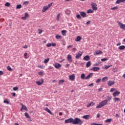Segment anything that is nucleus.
<instances>
[{
    "label": "nucleus",
    "instance_id": "nucleus-1",
    "mask_svg": "<svg viewBox=\"0 0 125 125\" xmlns=\"http://www.w3.org/2000/svg\"><path fill=\"white\" fill-rule=\"evenodd\" d=\"M108 104V100H105L102 101L99 103V105L96 106L97 109H99V108H102V107H104V106H106Z\"/></svg>",
    "mask_w": 125,
    "mask_h": 125
},
{
    "label": "nucleus",
    "instance_id": "nucleus-2",
    "mask_svg": "<svg viewBox=\"0 0 125 125\" xmlns=\"http://www.w3.org/2000/svg\"><path fill=\"white\" fill-rule=\"evenodd\" d=\"M72 124L73 125H82L83 121L80 118H75L74 120L73 119Z\"/></svg>",
    "mask_w": 125,
    "mask_h": 125
},
{
    "label": "nucleus",
    "instance_id": "nucleus-3",
    "mask_svg": "<svg viewBox=\"0 0 125 125\" xmlns=\"http://www.w3.org/2000/svg\"><path fill=\"white\" fill-rule=\"evenodd\" d=\"M117 23H118L120 29L125 30V24H123L121 21H117Z\"/></svg>",
    "mask_w": 125,
    "mask_h": 125
},
{
    "label": "nucleus",
    "instance_id": "nucleus-4",
    "mask_svg": "<svg viewBox=\"0 0 125 125\" xmlns=\"http://www.w3.org/2000/svg\"><path fill=\"white\" fill-rule=\"evenodd\" d=\"M93 10H97V4L95 3H92L91 4Z\"/></svg>",
    "mask_w": 125,
    "mask_h": 125
},
{
    "label": "nucleus",
    "instance_id": "nucleus-5",
    "mask_svg": "<svg viewBox=\"0 0 125 125\" xmlns=\"http://www.w3.org/2000/svg\"><path fill=\"white\" fill-rule=\"evenodd\" d=\"M121 94V92L118 91H115L113 94L112 95L114 97H117L119 96Z\"/></svg>",
    "mask_w": 125,
    "mask_h": 125
},
{
    "label": "nucleus",
    "instance_id": "nucleus-6",
    "mask_svg": "<svg viewBox=\"0 0 125 125\" xmlns=\"http://www.w3.org/2000/svg\"><path fill=\"white\" fill-rule=\"evenodd\" d=\"M64 123L65 124H69L72 123H73V118H70L68 119H66L64 121Z\"/></svg>",
    "mask_w": 125,
    "mask_h": 125
},
{
    "label": "nucleus",
    "instance_id": "nucleus-7",
    "mask_svg": "<svg viewBox=\"0 0 125 125\" xmlns=\"http://www.w3.org/2000/svg\"><path fill=\"white\" fill-rule=\"evenodd\" d=\"M107 83L108 86H112V85H114V84H115V82L109 81L107 82Z\"/></svg>",
    "mask_w": 125,
    "mask_h": 125
},
{
    "label": "nucleus",
    "instance_id": "nucleus-8",
    "mask_svg": "<svg viewBox=\"0 0 125 125\" xmlns=\"http://www.w3.org/2000/svg\"><path fill=\"white\" fill-rule=\"evenodd\" d=\"M53 66L56 69H59V68H60L61 67V64H60V63H55L53 64Z\"/></svg>",
    "mask_w": 125,
    "mask_h": 125
},
{
    "label": "nucleus",
    "instance_id": "nucleus-9",
    "mask_svg": "<svg viewBox=\"0 0 125 125\" xmlns=\"http://www.w3.org/2000/svg\"><path fill=\"white\" fill-rule=\"evenodd\" d=\"M36 83L37 85H42L43 83V79H42L41 81H36Z\"/></svg>",
    "mask_w": 125,
    "mask_h": 125
},
{
    "label": "nucleus",
    "instance_id": "nucleus-10",
    "mask_svg": "<svg viewBox=\"0 0 125 125\" xmlns=\"http://www.w3.org/2000/svg\"><path fill=\"white\" fill-rule=\"evenodd\" d=\"M75 77H76L75 74H73L72 75H69V80L74 81V80H75Z\"/></svg>",
    "mask_w": 125,
    "mask_h": 125
},
{
    "label": "nucleus",
    "instance_id": "nucleus-11",
    "mask_svg": "<svg viewBox=\"0 0 125 125\" xmlns=\"http://www.w3.org/2000/svg\"><path fill=\"white\" fill-rule=\"evenodd\" d=\"M82 55H83V53H82V52H79L75 56V58H76V59H79V58H80L81 57V56H82Z\"/></svg>",
    "mask_w": 125,
    "mask_h": 125
},
{
    "label": "nucleus",
    "instance_id": "nucleus-12",
    "mask_svg": "<svg viewBox=\"0 0 125 125\" xmlns=\"http://www.w3.org/2000/svg\"><path fill=\"white\" fill-rule=\"evenodd\" d=\"M51 45H52V46H55L56 45V44L55 43H48L46 44L47 47H50Z\"/></svg>",
    "mask_w": 125,
    "mask_h": 125
},
{
    "label": "nucleus",
    "instance_id": "nucleus-13",
    "mask_svg": "<svg viewBox=\"0 0 125 125\" xmlns=\"http://www.w3.org/2000/svg\"><path fill=\"white\" fill-rule=\"evenodd\" d=\"M90 59V57L88 55L85 56L83 58V60H84L85 61H88Z\"/></svg>",
    "mask_w": 125,
    "mask_h": 125
},
{
    "label": "nucleus",
    "instance_id": "nucleus-14",
    "mask_svg": "<svg viewBox=\"0 0 125 125\" xmlns=\"http://www.w3.org/2000/svg\"><path fill=\"white\" fill-rule=\"evenodd\" d=\"M67 60L69 62H73V59H72V56L71 55H67Z\"/></svg>",
    "mask_w": 125,
    "mask_h": 125
},
{
    "label": "nucleus",
    "instance_id": "nucleus-15",
    "mask_svg": "<svg viewBox=\"0 0 125 125\" xmlns=\"http://www.w3.org/2000/svg\"><path fill=\"white\" fill-rule=\"evenodd\" d=\"M82 38L81 36H77V38L75 39V42H81L82 40Z\"/></svg>",
    "mask_w": 125,
    "mask_h": 125
},
{
    "label": "nucleus",
    "instance_id": "nucleus-16",
    "mask_svg": "<svg viewBox=\"0 0 125 125\" xmlns=\"http://www.w3.org/2000/svg\"><path fill=\"white\" fill-rule=\"evenodd\" d=\"M81 16L83 17V18H85V17H86V13L84 12H80Z\"/></svg>",
    "mask_w": 125,
    "mask_h": 125
},
{
    "label": "nucleus",
    "instance_id": "nucleus-17",
    "mask_svg": "<svg viewBox=\"0 0 125 125\" xmlns=\"http://www.w3.org/2000/svg\"><path fill=\"white\" fill-rule=\"evenodd\" d=\"M92 76H93V73H89V75L85 78V79L88 80V79L92 78Z\"/></svg>",
    "mask_w": 125,
    "mask_h": 125
},
{
    "label": "nucleus",
    "instance_id": "nucleus-18",
    "mask_svg": "<svg viewBox=\"0 0 125 125\" xmlns=\"http://www.w3.org/2000/svg\"><path fill=\"white\" fill-rule=\"evenodd\" d=\"M44 110H45V111H46V112H47V113H49V114H50V115H53V113H52V112H51V111H50V110H49L48 109V108L46 107L44 109Z\"/></svg>",
    "mask_w": 125,
    "mask_h": 125
},
{
    "label": "nucleus",
    "instance_id": "nucleus-19",
    "mask_svg": "<svg viewBox=\"0 0 125 125\" xmlns=\"http://www.w3.org/2000/svg\"><path fill=\"white\" fill-rule=\"evenodd\" d=\"M125 0H117L115 3L116 4H119L120 3H121V2H125Z\"/></svg>",
    "mask_w": 125,
    "mask_h": 125
},
{
    "label": "nucleus",
    "instance_id": "nucleus-20",
    "mask_svg": "<svg viewBox=\"0 0 125 125\" xmlns=\"http://www.w3.org/2000/svg\"><path fill=\"white\" fill-rule=\"evenodd\" d=\"M48 9H49L47 6H45L43 7V9L42 10V12H45V11H46L47 10H48Z\"/></svg>",
    "mask_w": 125,
    "mask_h": 125
},
{
    "label": "nucleus",
    "instance_id": "nucleus-21",
    "mask_svg": "<svg viewBox=\"0 0 125 125\" xmlns=\"http://www.w3.org/2000/svg\"><path fill=\"white\" fill-rule=\"evenodd\" d=\"M90 117V116L88 115H86L83 116V118L85 120H89Z\"/></svg>",
    "mask_w": 125,
    "mask_h": 125
},
{
    "label": "nucleus",
    "instance_id": "nucleus-22",
    "mask_svg": "<svg viewBox=\"0 0 125 125\" xmlns=\"http://www.w3.org/2000/svg\"><path fill=\"white\" fill-rule=\"evenodd\" d=\"M95 105V103L94 102L89 103V104L87 105V107L88 108L90 106H94Z\"/></svg>",
    "mask_w": 125,
    "mask_h": 125
},
{
    "label": "nucleus",
    "instance_id": "nucleus-23",
    "mask_svg": "<svg viewBox=\"0 0 125 125\" xmlns=\"http://www.w3.org/2000/svg\"><path fill=\"white\" fill-rule=\"evenodd\" d=\"M103 52L101 50H98L96 53H94V55H98V54H102Z\"/></svg>",
    "mask_w": 125,
    "mask_h": 125
},
{
    "label": "nucleus",
    "instance_id": "nucleus-24",
    "mask_svg": "<svg viewBox=\"0 0 125 125\" xmlns=\"http://www.w3.org/2000/svg\"><path fill=\"white\" fill-rule=\"evenodd\" d=\"M91 65V63L90 62H87L86 64V68H89V67H90Z\"/></svg>",
    "mask_w": 125,
    "mask_h": 125
},
{
    "label": "nucleus",
    "instance_id": "nucleus-25",
    "mask_svg": "<svg viewBox=\"0 0 125 125\" xmlns=\"http://www.w3.org/2000/svg\"><path fill=\"white\" fill-rule=\"evenodd\" d=\"M60 15H61V14L59 13L57 16L56 20L57 21H58V22L60 20Z\"/></svg>",
    "mask_w": 125,
    "mask_h": 125
},
{
    "label": "nucleus",
    "instance_id": "nucleus-26",
    "mask_svg": "<svg viewBox=\"0 0 125 125\" xmlns=\"http://www.w3.org/2000/svg\"><path fill=\"white\" fill-rule=\"evenodd\" d=\"M93 70L94 71H99V70H100V68L99 67H94L93 68Z\"/></svg>",
    "mask_w": 125,
    "mask_h": 125
},
{
    "label": "nucleus",
    "instance_id": "nucleus-27",
    "mask_svg": "<svg viewBox=\"0 0 125 125\" xmlns=\"http://www.w3.org/2000/svg\"><path fill=\"white\" fill-rule=\"evenodd\" d=\"M21 106H22L21 108H22V109L23 110H25L27 111V107H26V106L24 105V104H21Z\"/></svg>",
    "mask_w": 125,
    "mask_h": 125
},
{
    "label": "nucleus",
    "instance_id": "nucleus-28",
    "mask_svg": "<svg viewBox=\"0 0 125 125\" xmlns=\"http://www.w3.org/2000/svg\"><path fill=\"white\" fill-rule=\"evenodd\" d=\"M118 48L120 49V50H124V49H125V46L121 45V46H119Z\"/></svg>",
    "mask_w": 125,
    "mask_h": 125
},
{
    "label": "nucleus",
    "instance_id": "nucleus-29",
    "mask_svg": "<svg viewBox=\"0 0 125 125\" xmlns=\"http://www.w3.org/2000/svg\"><path fill=\"white\" fill-rule=\"evenodd\" d=\"M106 81H108V77L105 76L102 79V82H106Z\"/></svg>",
    "mask_w": 125,
    "mask_h": 125
},
{
    "label": "nucleus",
    "instance_id": "nucleus-30",
    "mask_svg": "<svg viewBox=\"0 0 125 125\" xmlns=\"http://www.w3.org/2000/svg\"><path fill=\"white\" fill-rule=\"evenodd\" d=\"M66 33H67V31L65 30L62 31V36H66Z\"/></svg>",
    "mask_w": 125,
    "mask_h": 125
},
{
    "label": "nucleus",
    "instance_id": "nucleus-31",
    "mask_svg": "<svg viewBox=\"0 0 125 125\" xmlns=\"http://www.w3.org/2000/svg\"><path fill=\"white\" fill-rule=\"evenodd\" d=\"M49 61V58H47V59H45L44 60V62H43V63L44 64H46V63H48V62Z\"/></svg>",
    "mask_w": 125,
    "mask_h": 125
},
{
    "label": "nucleus",
    "instance_id": "nucleus-32",
    "mask_svg": "<svg viewBox=\"0 0 125 125\" xmlns=\"http://www.w3.org/2000/svg\"><path fill=\"white\" fill-rule=\"evenodd\" d=\"M37 68H39L40 69H44V68H45V66H44V65H38Z\"/></svg>",
    "mask_w": 125,
    "mask_h": 125
},
{
    "label": "nucleus",
    "instance_id": "nucleus-33",
    "mask_svg": "<svg viewBox=\"0 0 125 125\" xmlns=\"http://www.w3.org/2000/svg\"><path fill=\"white\" fill-rule=\"evenodd\" d=\"M85 78V75L84 73L82 74L81 76V79H82V80H84Z\"/></svg>",
    "mask_w": 125,
    "mask_h": 125
},
{
    "label": "nucleus",
    "instance_id": "nucleus-34",
    "mask_svg": "<svg viewBox=\"0 0 125 125\" xmlns=\"http://www.w3.org/2000/svg\"><path fill=\"white\" fill-rule=\"evenodd\" d=\"M24 115H25V116L27 118V119H30V115H29V114H28V113L27 112H25L24 113Z\"/></svg>",
    "mask_w": 125,
    "mask_h": 125
},
{
    "label": "nucleus",
    "instance_id": "nucleus-35",
    "mask_svg": "<svg viewBox=\"0 0 125 125\" xmlns=\"http://www.w3.org/2000/svg\"><path fill=\"white\" fill-rule=\"evenodd\" d=\"M64 82L65 81H64V80H61L59 81V84H62V83H64Z\"/></svg>",
    "mask_w": 125,
    "mask_h": 125
},
{
    "label": "nucleus",
    "instance_id": "nucleus-36",
    "mask_svg": "<svg viewBox=\"0 0 125 125\" xmlns=\"http://www.w3.org/2000/svg\"><path fill=\"white\" fill-rule=\"evenodd\" d=\"M71 14V11L70 10H66L65 11V14H67V15H69Z\"/></svg>",
    "mask_w": 125,
    "mask_h": 125
},
{
    "label": "nucleus",
    "instance_id": "nucleus-37",
    "mask_svg": "<svg viewBox=\"0 0 125 125\" xmlns=\"http://www.w3.org/2000/svg\"><path fill=\"white\" fill-rule=\"evenodd\" d=\"M110 67H112V65H105L104 69L105 70H107V69H109V68H110Z\"/></svg>",
    "mask_w": 125,
    "mask_h": 125
},
{
    "label": "nucleus",
    "instance_id": "nucleus-38",
    "mask_svg": "<svg viewBox=\"0 0 125 125\" xmlns=\"http://www.w3.org/2000/svg\"><path fill=\"white\" fill-rule=\"evenodd\" d=\"M111 122H112V119H108L104 121L105 123H111Z\"/></svg>",
    "mask_w": 125,
    "mask_h": 125
},
{
    "label": "nucleus",
    "instance_id": "nucleus-39",
    "mask_svg": "<svg viewBox=\"0 0 125 125\" xmlns=\"http://www.w3.org/2000/svg\"><path fill=\"white\" fill-rule=\"evenodd\" d=\"M61 38H62V36L59 35H57L56 36V39H57V40H59L60 39H61Z\"/></svg>",
    "mask_w": 125,
    "mask_h": 125
},
{
    "label": "nucleus",
    "instance_id": "nucleus-40",
    "mask_svg": "<svg viewBox=\"0 0 125 125\" xmlns=\"http://www.w3.org/2000/svg\"><path fill=\"white\" fill-rule=\"evenodd\" d=\"M21 7H22V5L21 4H19L17 5L16 6V9H20V8H21Z\"/></svg>",
    "mask_w": 125,
    "mask_h": 125
},
{
    "label": "nucleus",
    "instance_id": "nucleus-41",
    "mask_svg": "<svg viewBox=\"0 0 125 125\" xmlns=\"http://www.w3.org/2000/svg\"><path fill=\"white\" fill-rule=\"evenodd\" d=\"M5 6H7V7H9L10 6V3L7 2L5 4Z\"/></svg>",
    "mask_w": 125,
    "mask_h": 125
},
{
    "label": "nucleus",
    "instance_id": "nucleus-42",
    "mask_svg": "<svg viewBox=\"0 0 125 125\" xmlns=\"http://www.w3.org/2000/svg\"><path fill=\"white\" fill-rule=\"evenodd\" d=\"M7 69L8 70V71H13L12 68H11L10 66H7Z\"/></svg>",
    "mask_w": 125,
    "mask_h": 125
},
{
    "label": "nucleus",
    "instance_id": "nucleus-43",
    "mask_svg": "<svg viewBox=\"0 0 125 125\" xmlns=\"http://www.w3.org/2000/svg\"><path fill=\"white\" fill-rule=\"evenodd\" d=\"M120 101V98H117V97L114 98L115 102H117V101Z\"/></svg>",
    "mask_w": 125,
    "mask_h": 125
},
{
    "label": "nucleus",
    "instance_id": "nucleus-44",
    "mask_svg": "<svg viewBox=\"0 0 125 125\" xmlns=\"http://www.w3.org/2000/svg\"><path fill=\"white\" fill-rule=\"evenodd\" d=\"M87 13H93V10L91 9H88L87 10Z\"/></svg>",
    "mask_w": 125,
    "mask_h": 125
},
{
    "label": "nucleus",
    "instance_id": "nucleus-45",
    "mask_svg": "<svg viewBox=\"0 0 125 125\" xmlns=\"http://www.w3.org/2000/svg\"><path fill=\"white\" fill-rule=\"evenodd\" d=\"M118 8H119V7H118V6H115V7L111 8V10H115L116 9H118Z\"/></svg>",
    "mask_w": 125,
    "mask_h": 125
},
{
    "label": "nucleus",
    "instance_id": "nucleus-46",
    "mask_svg": "<svg viewBox=\"0 0 125 125\" xmlns=\"http://www.w3.org/2000/svg\"><path fill=\"white\" fill-rule=\"evenodd\" d=\"M100 82H101V79H98L95 81V83H98Z\"/></svg>",
    "mask_w": 125,
    "mask_h": 125
},
{
    "label": "nucleus",
    "instance_id": "nucleus-47",
    "mask_svg": "<svg viewBox=\"0 0 125 125\" xmlns=\"http://www.w3.org/2000/svg\"><path fill=\"white\" fill-rule=\"evenodd\" d=\"M38 75L39 76H43V72H42V71H40L38 73Z\"/></svg>",
    "mask_w": 125,
    "mask_h": 125
},
{
    "label": "nucleus",
    "instance_id": "nucleus-48",
    "mask_svg": "<svg viewBox=\"0 0 125 125\" xmlns=\"http://www.w3.org/2000/svg\"><path fill=\"white\" fill-rule=\"evenodd\" d=\"M76 17H77V19H82V17L80 15L77 14Z\"/></svg>",
    "mask_w": 125,
    "mask_h": 125
},
{
    "label": "nucleus",
    "instance_id": "nucleus-49",
    "mask_svg": "<svg viewBox=\"0 0 125 125\" xmlns=\"http://www.w3.org/2000/svg\"><path fill=\"white\" fill-rule=\"evenodd\" d=\"M116 90V88H112L110 90V92H114V91H115Z\"/></svg>",
    "mask_w": 125,
    "mask_h": 125
},
{
    "label": "nucleus",
    "instance_id": "nucleus-50",
    "mask_svg": "<svg viewBox=\"0 0 125 125\" xmlns=\"http://www.w3.org/2000/svg\"><path fill=\"white\" fill-rule=\"evenodd\" d=\"M13 89L14 91H16V90H18L19 88L18 87H13Z\"/></svg>",
    "mask_w": 125,
    "mask_h": 125
},
{
    "label": "nucleus",
    "instance_id": "nucleus-51",
    "mask_svg": "<svg viewBox=\"0 0 125 125\" xmlns=\"http://www.w3.org/2000/svg\"><path fill=\"white\" fill-rule=\"evenodd\" d=\"M107 60H108V59L107 58H104V59H101V61L104 62L105 61H107Z\"/></svg>",
    "mask_w": 125,
    "mask_h": 125
},
{
    "label": "nucleus",
    "instance_id": "nucleus-52",
    "mask_svg": "<svg viewBox=\"0 0 125 125\" xmlns=\"http://www.w3.org/2000/svg\"><path fill=\"white\" fill-rule=\"evenodd\" d=\"M27 55H28V53H25L24 54L23 56H24L25 59H27V58H28V57H26Z\"/></svg>",
    "mask_w": 125,
    "mask_h": 125
},
{
    "label": "nucleus",
    "instance_id": "nucleus-53",
    "mask_svg": "<svg viewBox=\"0 0 125 125\" xmlns=\"http://www.w3.org/2000/svg\"><path fill=\"white\" fill-rule=\"evenodd\" d=\"M91 125H102V124L93 123V124H91Z\"/></svg>",
    "mask_w": 125,
    "mask_h": 125
},
{
    "label": "nucleus",
    "instance_id": "nucleus-54",
    "mask_svg": "<svg viewBox=\"0 0 125 125\" xmlns=\"http://www.w3.org/2000/svg\"><path fill=\"white\" fill-rule=\"evenodd\" d=\"M39 31V34H42V29H38Z\"/></svg>",
    "mask_w": 125,
    "mask_h": 125
},
{
    "label": "nucleus",
    "instance_id": "nucleus-55",
    "mask_svg": "<svg viewBox=\"0 0 125 125\" xmlns=\"http://www.w3.org/2000/svg\"><path fill=\"white\" fill-rule=\"evenodd\" d=\"M52 5V3H50V4H48L47 7H48V8H49Z\"/></svg>",
    "mask_w": 125,
    "mask_h": 125
},
{
    "label": "nucleus",
    "instance_id": "nucleus-56",
    "mask_svg": "<svg viewBox=\"0 0 125 125\" xmlns=\"http://www.w3.org/2000/svg\"><path fill=\"white\" fill-rule=\"evenodd\" d=\"M23 4H29V1H25L23 2Z\"/></svg>",
    "mask_w": 125,
    "mask_h": 125
},
{
    "label": "nucleus",
    "instance_id": "nucleus-57",
    "mask_svg": "<svg viewBox=\"0 0 125 125\" xmlns=\"http://www.w3.org/2000/svg\"><path fill=\"white\" fill-rule=\"evenodd\" d=\"M3 102L4 103H7V104H9V102L7 100H4Z\"/></svg>",
    "mask_w": 125,
    "mask_h": 125
},
{
    "label": "nucleus",
    "instance_id": "nucleus-58",
    "mask_svg": "<svg viewBox=\"0 0 125 125\" xmlns=\"http://www.w3.org/2000/svg\"><path fill=\"white\" fill-rule=\"evenodd\" d=\"M21 19H22V20H26L27 19V18L26 17H22Z\"/></svg>",
    "mask_w": 125,
    "mask_h": 125
},
{
    "label": "nucleus",
    "instance_id": "nucleus-59",
    "mask_svg": "<svg viewBox=\"0 0 125 125\" xmlns=\"http://www.w3.org/2000/svg\"><path fill=\"white\" fill-rule=\"evenodd\" d=\"M71 47H73L72 45H68L67 46V48H71Z\"/></svg>",
    "mask_w": 125,
    "mask_h": 125
},
{
    "label": "nucleus",
    "instance_id": "nucleus-60",
    "mask_svg": "<svg viewBox=\"0 0 125 125\" xmlns=\"http://www.w3.org/2000/svg\"><path fill=\"white\" fill-rule=\"evenodd\" d=\"M28 16H29V14H28V13H25L24 17L27 18V17H28Z\"/></svg>",
    "mask_w": 125,
    "mask_h": 125
},
{
    "label": "nucleus",
    "instance_id": "nucleus-61",
    "mask_svg": "<svg viewBox=\"0 0 125 125\" xmlns=\"http://www.w3.org/2000/svg\"><path fill=\"white\" fill-rule=\"evenodd\" d=\"M3 75V72L2 71H0V76H2Z\"/></svg>",
    "mask_w": 125,
    "mask_h": 125
},
{
    "label": "nucleus",
    "instance_id": "nucleus-62",
    "mask_svg": "<svg viewBox=\"0 0 125 125\" xmlns=\"http://www.w3.org/2000/svg\"><path fill=\"white\" fill-rule=\"evenodd\" d=\"M12 95H13V97H15V95H16V93H12Z\"/></svg>",
    "mask_w": 125,
    "mask_h": 125
},
{
    "label": "nucleus",
    "instance_id": "nucleus-63",
    "mask_svg": "<svg viewBox=\"0 0 125 125\" xmlns=\"http://www.w3.org/2000/svg\"><path fill=\"white\" fill-rule=\"evenodd\" d=\"M23 48H28V45H25L23 47Z\"/></svg>",
    "mask_w": 125,
    "mask_h": 125
},
{
    "label": "nucleus",
    "instance_id": "nucleus-64",
    "mask_svg": "<svg viewBox=\"0 0 125 125\" xmlns=\"http://www.w3.org/2000/svg\"><path fill=\"white\" fill-rule=\"evenodd\" d=\"M102 89H103V88H99V89H98V91H101L102 90Z\"/></svg>",
    "mask_w": 125,
    "mask_h": 125
}]
</instances>
